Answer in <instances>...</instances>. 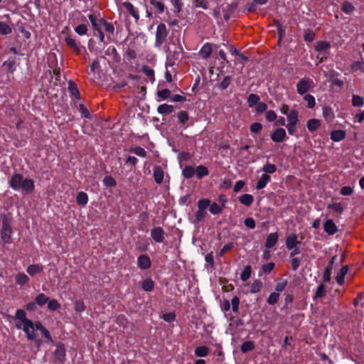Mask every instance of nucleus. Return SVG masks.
<instances>
[{
  "mask_svg": "<svg viewBox=\"0 0 364 364\" xmlns=\"http://www.w3.org/2000/svg\"><path fill=\"white\" fill-rule=\"evenodd\" d=\"M9 186L15 191H21L23 195L31 194L35 188L34 181L31 178H23L21 173H14L9 180Z\"/></svg>",
  "mask_w": 364,
  "mask_h": 364,
  "instance_id": "f257e3e1",
  "label": "nucleus"
},
{
  "mask_svg": "<svg viewBox=\"0 0 364 364\" xmlns=\"http://www.w3.org/2000/svg\"><path fill=\"white\" fill-rule=\"evenodd\" d=\"M2 227L0 231L1 239L3 245L10 244L11 242V236L13 229L11 225V218L6 215H1Z\"/></svg>",
  "mask_w": 364,
  "mask_h": 364,
  "instance_id": "f03ea898",
  "label": "nucleus"
},
{
  "mask_svg": "<svg viewBox=\"0 0 364 364\" xmlns=\"http://www.w3.org/2000/svg\"><path fill=\"white\" fill-rule=\"evenodd\" d=\"M168 30L166 25L163 23H160L156 27L154 46L159 48H161L166 42Z\"/></svg>",
  "mask_w": 364,
  "mask_h": 364,
  "instance_id": "7ed1b4c3",
  "label": "nucleus"
},
{
  "mask_svg": "<svg viewBox=\"0 0 364 364\" xmlns=\"http://www.w3.org/2000/svg\"><path fill=\"white\" fill-rule=\"evenodd\" d=\"M65 42L66 45L71 49L76 55L82 53V50H85V48L80 45V41H77L70 35L67 36L65 38Z\"/></svg>",
  "mask_w": 364,
  "mask_h": 364,
  "instance_id": "20e7f679",
  "label": "nucleus"
},
{
  "mask_svg": "<svg viewBox=\"0 0 364 364\" xmlns=\"http://www.w3.org/2000/svg\"><path fill=\"white\" fill-rule=\"evenodd\" d=\"M314 85V82L310 78H302L301 79L297 85H296V90L297 92L302 95L306 93L311 87Z\"/></svg>",
  "mask_w": 364,
  "mask_h": 364,
  "instance_id": "39448f33",
  "label": "nucleus"
},
{
  "mask_svg": "<svg viewBox=\"0 0 364 364\" xmlns=\"http://www.w3.org/2000/svg\"><path fill=\"white\" fill-rule=\"evenodd\" d=\"M53 356L55 361H58L61 364L65 363L66 359V349L63 343L58 342L56 344V348L54 351Z\"/></svg>",
  "mask_w": 364,
  "mask_h": 364,
  "instance_id": "423d86ee",
  "label": "nucleus"
},
{
  "mask_svg": "<svg viewBox=\"0 0 364 364\" xmlns=\"http://www.w3.org/2000/svg\"><path fill=\"white\" fill-rule=\"evenodd\" d=\"M166 232L161 227H155L151 230V237L156 243H161L165 238Z\"/></svg>",
  "mask_w": 364,
  "mask_h": 364,
  "instance_id": "0eeeda50",
  "label": "nucleus"
},
{
  "mask_svg": "<svg viewBox=\"0 0 364 364\" xmlns=\"http://www.w3.org/2000/svg\"><path fill=\"white\" fill-rule=\"evenodd\" d=\"M271 139L276 143L283 142L287 138L284 129L277 128L270 135Z\"/></svg>",
  "mask_w": 364,
  "mask_h": 364,
  "instance_id": "6e6552de",
  "label": "nucleus"
},
{
  "mask_svg": "<svg viewBox=\"0 0 364 364\" xmlns=\"http://www.w3.org/2000/svg\"><path fill=\"white\" fill-rule=\"evenodd\" d=\"M151 261L148 255H140L137 258V267L141 270L151 267Z\"/></svg>",
  "mask_w": 364,
  "mask_h": 364,
  "instance_id": "1a4fd4ad",
  "label": "nucleus"
},
{
  "mask_svg": "<svg viewBox=\"0 0 364 364\" xmlns=\"http://www.w3.org/2000/svg\"><path fill=\"white\" fill-rule=\"evenodd\" d=\"M220 47L219 45L215 44L213 46L210 43H205L200 50V55L203 59H208L210 58L213 48L218 49Z\"/></svg>",
  "mask_w": 364,
  "mask_h": 364,
  "instance_id": "9d476101",
  "label": "nucleus"
},
{
  "mask_svg": "<svg viewBox=\"0 0 364 364\" xmlns=\"http://www.w3.org/2000/svg\"><path fill=\"white\" fill-rule=\"evenodd\" d=\"M331 48V44L329 42L326 41H318L316 42L314 49L319 54L322 53H328V50Z\"/></svg>",
  "mask_w": 364,
  "mask_h": 364,
  "instance_id": "9b49d317",
  "label": "nucleus"
},
{
  "mask_svg": "<svg viewBox=\"0 0 364 364\" xmlns=\"http://www.w3.org/2000/svg\"><path fill=\"white\" fill-rule=\"evenodd\" d=\"M44 269V266L41 264H30L26 268L27 273L31 276L34 277L35 275L43 272Z\"/></svg>",
  "mask_w": 364,
  "mask_h": 364,
  "instance_id": "f8f14e48",
  "label": "nucleus"
},
{
  "mask_svg": "<svg viewBox=\"0 0 364 364\" xmlns=\"http://www.w3.org/2000/svg\"><path fill=\"white\" fill-rule=\"evenodd\" d=\"M149 3L152 6V9H154L155 14L159 15L164 12L166 6L160 0H150Z\"/></svg>",
  "mask_w": 364,
  "mask_h": 364,
  "instance_id": "ddd939ff",
  "label": "nucleus"
},
{
  "mask_svg": "<svg viewBox=\"0 0 364 364\" xmlns=\"http://www.w3.org/2000/svg\"><path fill=\"white\" fill-rule=\"evenodd\" d=\"M23 331L26 334V336L28 340L34 341L36 338V335L35 333L34 329V323L31 321V323L30 325L24 324L23 326Z\"/></svg>",
  "mask_w": 364,
  "mask_h": 364,
  "instance_id": "4468645a",
  "label": "nucleus"
},
{
  "mask_svg": "<svg viewBox=\"0 0 364 364\" xmlns=\"http://www.w3.org/2000/svg\"><path fill=\"white\" fill-rule=\"evenodd\" d=\"M153 177L157 184L162 183L164 177V172L160 166H156L154 168Z\"/></svg>",
  "mask_w": 364,
  "mask_h": 364,
  "instance_id": "2eb2a0df",
  "label": "nucleus"
},
{
  "mask_svg": "<svg viewBox=\"0 0 364 364\" xmlns=\"http://www.w3.org/2000/svg\"><path fill=\"white\" fill-rule=\"evenodd\" d=\"M122 6L126 9L127 12L133 17L136 21L139 19V14L138 10L134 6V5L129 2L122 3Z\"/></svg>",
  "mask_w": 364,
  "mask_h": 364,
  "instance_id": "dca6fc26",
  "label": "nucleus"
},
{
  "mask_svg": "<svg viewBox=\"0 0 364 364\" xmlns=\"http://www.w3.org/2000/svg\"><path fill=\"white\" fill-rule=\"evenodd\" d=\"M346 136V132L342 129L333 130L330 134V138L335 142L343 140Z\"/></svg>",
  "mask_w": 364,
  "mask_h": 364,
  "instance_id": "f3484780",
  "label": "nucleus"
},
{
  "mask_svg": "<svg viewBox=\"0 0 364 364\" xmlns=\"http://www.w3.org/2000/svg\"><path fill=\"white\" fill-rule=\"evenodd\" d=\"M323 229L324 231L330 235H334L338 231L336 225L331 219L327 220L324 223Z\"/></svg>",
  "mask_w": 364,
  "mask_h": 364,
  "instance_id": "a211bd4d",
  "label": "nucleus"
},
{
  "mask_svg": "<svg viewBox=\"0 0 364 364\" xmlns=\"http://www.w3.org/2000/svg\"><path fill=\"white\" fill-rule=\"evenodd\" d=\"M301 242L298 240L297 235L294 233L289 235L287 237L286 247L288 250H292L297 246Z\"/></svg>",
  "mask_w": 364,
  "mask_h": 364,
  "instance_id": "6ab92c4d",
  "label": "nucleus"
},
{
  "mask_svg": "<svg viewBox=\"0 0 364 364\" xmlns=\"http://www.w3.org/2000/svg\"><path fill=\"white\" fill-rule=\"evenodd\" d=\"M68 91L72 97L80 100V93L79 89L77 87V84L73 80H70L68 82Z\"/></svg>",
  "mask_w": 364,
  "mask_h": 364,
  "instance_id": "aec40b11",
  "label": "nucleus"
},
{
  "mask_svg": "<svg viewBox=\"0 0 364 364\" xmlns=\"http://www.w3.org/2000/svg\"><path fill=\"white\" fill-rule=\"evenodd\" d=\"M271 177L269 175L263 173L260 178L257 181L256 184V189L257 190H261L266 187L267 183L270 182Z\"/></svg>",
  "mask_w": 364,
  "mask_h": 364,
  "instance_id": "412c9836",
  "label": "nucleus"
},
{
  "mask_svg": "<svg viewBox=\"0 0 364 364\" xmlns=\"http://www.w3.org/2000/svg\"><path fill=\"white\" fill-rule=\"evenodd\" d=\"M348 266L344 265L341 268L340 271L338 272V274L336 277V282L339 285H343L344 284L345 276L348 273Z\"/></svg>",
  "mask_w": 364,
  "mask_h": 364,
  "instance_id": "4be33fe9",
  "label": "nucleus"
},
{
  "mask_svg": "<svg viewBox=\"0 0 364 364\" xmlns=\"http://www.w3.org/2000/svg\"><path fill=\"white\" fill-rule=\"evenodd\" d=\"M278 235L277 232L270 233L267 235L265 241L266 248H272L277 242Z\"/></svg>",
  "mask_w": 364,
  "mask_h": 364,
  "instance_id": "5701e85b",
  "label": "nucleus"
},
{
  "mask_svg": "<svg viewBox=\"0 0 364 364\" xmlns=\"http://www.w3.org/2000/svg\"><path fill=\"white\" fill-rule=\"evenodd\" d=\"M177 118L178 122L181 124L185 129L189 126L186 124V123L189 120V116L186 111L182 110L178 112L177 114Z\"/></svg>",
  "mask_w": 364,
  "mask_h": 364,
  "instance_id": "b1692460",
  "label": "nucleus"
},
{
  "mask_svg": "<svg viewBox=\"0 0 364 364\" xmlns=\"http://www.w3.org/2000/svg\"><path fill=\"white\" fill-rule=\"evenodd\" d=\"M322 113H323V117H324L325 120L328 122H332V120L335 117L333 109L329 106L323 107L322 109Z\"/></svg>",
  "mask_w": 364,
  "mask_h": 364,
  "instance_id": "393cba45",
  "label": "nucleus"
},
{
  "mask_svg": "<svg viewBox=\"0 0 364 364\" xmlns=\"http://www.w3.org/2000/svg\"><path fill=\"white\" fill-rule=\"evenodd\" d=\"M124 58L127 63H132V60L136 58V52L134 48L128 47L124 53Z\"/></svg>",
  "mask_w": 364,
  "mask_h": 364,
  "instance_id": "a878e982",
  "label": "nucleus"
},
{
  "mask_svg": "<svg viewBox=\"0 0 364 364\" xmlns=\"http://www.w3.org/2000/svg\"><path fill=\"white\" fill-rule=\"evenodd\" d=\"M15 317L16 319L20 320L23 324L30 325L31 320L26 318V312L23 309H17L16 311Z\"/></svg>",
  "mask_w": 364,
  "mask_h": 364,
  "instance_id": "bb28decb",
  "label": "nucleus"
},
{
  "mask_svg": "<svg viewBox=\"0 0 364 364\" xmlns=\"http://www.w3.org/2000/svg\"><path fill=\"white\" fill-rule=\"evenodd\" d=\"M238 200L242 205L250 207L254 201V198L251 194L245 193L240 196Z\"/></svg>",
  "mask_w": 364,
  "mask_h": 364,
  "instance_id": "cd10ccee",
  "label": "nucleus"
},
{
  "mask_svg": "<svg viewBox=\"0 0 364 364\" xmlns=\"http://www.w3.org/2000/svg\"><path fill=\"white\" fill-rule=\"evenodd\" d=\"M321 126V122L317 119H310L306 122V127L310 132L316 131Z\"/></svg>",
  "mask_w": 364,
  "mask_h": 364,
  "instance_id": "c85d7f7f",
  "label": "nucleus"
},
{
  "mask_svg": "<svg viewBox=\"0 0 364 364\" xmlns=\"http://www.w3.org/2000/svg\"><path fill=\"white\" fill-rule=\"evenodd\" d=\"M173 111V106L168 104H162L157 107V112L161 114H170Z\"/></svg>",
  "mask_w": 364,
  "mask_h": 364,
  "instance_id": "c756f323",
  "label": "nucleus"
},
{
  "mask_svg": "<svg viewBox=\"0 0 364 364\" xmlns=\"http://www.w3.org/2000/svg\"><path fill=\"white\" fill-rule=\"evenodd\" d=\"M105 55L108 56L112 55L113 60L117 63H119L121 60L119 54L118 53L115 47L113 46H110L107 48L105 50Z\"/></svg>",
  "mask_w": 364,
  "mask_h": 364,
  "instance_id": "7c9ffc66",
  "label": "nucleus"
},
{
  "mask_svg": "<svg viewBox=\"0 0 364 364\" xmlns=\"http://www.w3.org/2000/svg\"><path fill=\"white\" fill-rule=\"evenodd\" d=\"M88 202V196L86 193L80 191L77 194L76 203L78 205L85 206Z\"/></svg>",
  "mask_w": 364,
  "mask_h": 364,
  "instance_id": "2f4dec72",
  "label": "nucleus"
},
{
  "mask_svg": "<svg viewBox=\"0 0 364 364\" xmlns=\"http://www.w3.org/2000/svg\"><path fill=\"white\" fill-rule=\"evenodd\" d=\"M16 283L23 286L29 282V277L23 272L18 273L15 277Z\"/></svg>",
  "mask_w": 364,
  "mask_h": 364,
  "instance_id": "473e14b6",
  "label": "nucleus"
},
{
  "mask_svg": "<svg viewBox=\"0 0 364 364\" xmlns=\"http://www.w3.org/2000/svg\"><path fill=\"white\" fill-rule=\"evenodd\" d=\"M255 342L252 341H245L240 347V350L242 353H247V352L252 351L255 349Z\"/></svg>",
  "mask_w": 364,
  "mask_h": 364,
  "instance_id": "72a5a7b5",
  "label": "nucleus"
},
{
  "mask_svg": "<svg viewBox=\"0 0 364 364\" xmlns=\"http://www.w3.org/2000/svg\"><path fill=\"white\" fill-rule=\"evenodd\" d=\"M299 112L296 109H291L287 115V119L289 124H297L298 123Z\"/></svg>",
  "mask_w": 364,
  "mask_h": 364,
  "instance_id": "f704fd0d",
  "label": "nucleus"
},
{
  "mask_svg": "<svg viewBox=\"0 0 364 364\" xmlns=\"http://www.w3.org/2000/svg\"><path fill=\"white\" fill-rule=\"evenodd\" d=\"M197 177L200 179L209 173L208 168L203 165H199L195 169Z\"/></svg>",
  "mask_w": 364,
  "mask_h": 364,
  "instance_id": "c9c22d12",
  "label": "nucleus"
},
{
  "mask_svg": "<svg viewBox=\"0 0 364 364\" xmlns=\"http://www.w3.org/2000/svg\"><path fill=\"white\" fill-rule=\"evenodd\" d=\"M141 287L145 291H151L154 288V282L151 278L146 279L142 282Z\"/></svg>",
  "mask_w": 364,
  "mask_h": 364,
  "instance_id": "e433bc0d",
  "label": "nucleus"
},
{
  "mask_svg": "<svg viewBox=\"0 0 364 364\" xmlns=\"http://www.w3.org/2000/svg\"><path fill=\"white\" fill-rule=\"evenodd\" d=\"M259 100L260 97L259 95L251 93L247 97V102L250 107H253L260 102Z\"/></svg>",
  "mask_w": 364,
  "mask_h": 364,
  "instance_id": "4c0bfd02",
  "label": "nucleus"
},
{
  "mask_svg": "<svg viewBox=\"0 0 364 364\" xmlns=\"http://www.w3.org/2000/svg\"><path fill=\"white\" fill-rule=\"evenodd\" d=\"M141 70L149 78L151 82L155 81L154 70L151 68L144 65L141 67Z\"/></svg>",
  "mask_w": 364,
  "mask_h": 364,
  "instance_id": "58836bf2",
  "label": "nucleus"
},
{
  "mask_svg": "<svg viewBox=\"0 0 364 364\" xmlns=\"http://www.w3.org/2000/svg\"><path fill=\"white\" fill-rule=\"evenodd\" d=\"M209 348L207 346H202L197 347L195 350L194 353L197 357H205L208 355L209 353Z\"/></svg>",
  "mask_w": 364,
  "mask_h": 364,
  "instance_id": "ea45409f",
  "label": "nucleus"
},
{
  "mask_svg": "<svg viewBox=\"0 0 364 364\" xmlns=\"http://www.w3.org/2000/svg\"><path fill=\"white\" fill-rule=\"evenodd\" d=\"M182 174L186 178H191L196 174L195 168L191 166H186L182 170Z\"/></svg>",
  "mask_w": 364,
  "mask_h": 364,
  "instance_id": "a19ab883",
  "label": "nucleus"
},
{
  "mask_svg": "<svg viewBox=\"0 0 364 364\" xmlns=\"http://www.w3.org/2000/svg\"><path fill=\"white\" fill-rule=\"evenodd\" d=\"M129 151L131 154H134L142 158H145L147 155L146 151L141 146L132 147L129 149Z\"/></svg>",
  "mask_w": 364,
  "mask_h": 364,
  "instance_id": "79ce46f5",
  "label": "nucleus"
},
{
  "mask_svg": "<svg viewBox=\"0 0 364 364\" xmlns=\"http://www.w3.org/2000/svg\"><path fill=\"white\" fill-rule=\"evenodd\" d=\"M315 37H316V33L312 29L308 28L304 31V41L305 42L311 43L315 39Z\"/></svg>",
  "mask_w": 364,
  "mask_h": 364,
  "instance_id": "37998d69",
  "label": "nucleus"
},
{
  "mask_svg": "<svg viewBox=\"0 0 364 364\" xmlns=\"http://www.w3.org/2000/svg\"><path fill=\"white\" fill-rule=\"evenodd\" d=\"M277 166L273 164L267 162L262 167V171L266 174H272L277 171Z\"/></svg>",
  "mask_w": 364,
  "mask_h": 364,
  "instance_id": "c03bdc74",
  "label": "nucleus"
},
{
  "mask_svg": "<svg viewBox=\"0 0 364 364\" xmlns=\"http://www.w3.org/2000/svg\"><path fill=\"white\" fill-rule=\"evenodd\" d=\"M48 300L49 297L43 293L38 294L35 298V302L40 306L45 305L48 301Z\"/></svg>",
  "mask_w": 364,
  "mask_h": 364,
  "instance_id": "a18cd8bd",
  "label": "nucleus"
},
{
  "mask_svg": "<svg viewBox=\"0 0 364 364\" xmlns=\"http://www.w3.org/2000/svg\"><path fill=\"white\" fill-rule=\"evenodd\" d=\"M262 287V282L260 279L255 280L250 286V293L256 294L261 291Z\"/></svg>",
  "mask_w": 364,
  "mask_h": 364,
  "instance_id": "49530a36",
  "label": "nucleus"
},
{
  "mask_svg": "<svg viewBox=\"0 0 364 364\" xmlns=\"http://www.w3.org/2000/svg\"><path fill=\"white\" fill-rule=\"evenodd\" d=\"M252 273V267L250 265H247L243 269L242 272L240 274V279L243 282H246L248 280L251 276Z\"/></svg>",
  "mask_w": 364,
  "mask_h": 364,
  "instance_id": "de8ad7c7",
  "label": "nucleus"
},
{
  "mask_svg": "<svg viewBox=\"0 0 364 364\" xmlns=\"http://www.w3.org/2000/svg\"><path fill=\"white\" fill-rule=\"evenodd\" d=\"M101 23H102V26L105 28V30L107 33L113 35L114 32V26L112 23L108 22L103 18H101Z\"/></svg>",
  "mask_w": 364,
  "mask_h": 364,
  "instance_id": "09e8293b",
  "label": "nucleus"
},
{
  "mask_svg": "<svg viewBox=\"0 0 364 364\" xmlns=\"http://www.w3.org/2000/svg\"><path fill=\"white\" fill-rule=\"evenodd\" d=\"M180 50L181 51H175L167 56L168 64L169 65H173L175 63V60L178 59L181 52L183 51V48L181 46L180 47Z\"/></svg>",
  "mask_w": 364,
  "mask_h": 364,
  "instance_id": "8fccbe9b",
  "label": "nucleus"
},
{
  "mask_svg": "<svg viewBox=\"0 0 364 364\" xmlns=\"http://www.w3.org/2000/svg\"><path fill=\"white\" fill-rule=\"evenodd\" d=\"M192 3L195 8H202L205 10L209 8V2L208 0H192Z\"/></svg>",
  "mask_w": 364,
  "mask_h": 364,
  "instance_id": "3c124183",
  "label": "nucleus"
},
{
  "mask_svg": "<svg viewBox=\"0 0 364 364\" xmlns=\"http://www.w3.org/2000/svg\"><path fill=\"white\" fill-rule=\"evenodd\" d=\"M74 30L77 35L82 36L87 35V31H88V28H87V24L81 23V24H79L77 26H75L74 28Z\"/></svg>",
  "mask_w": 364,
  "mask_h": 364,
  "instance_id": "603ef678",
  "label": "nucleus"
},
{
  "mask_svg": "<svg viewBox=\"0 0 364 364\" xmlns=\"http://www.w3.org/2000/svg\"><path fill=\"white\" fill-rule=\"evenodd\" d=\"M341 10L346 14H350L355 9L350 2L344 1L342 4Z\"/></svg>",
  "mask_w": 364,
  "mask_h": 364,
  "instance_id": "864d4df0",
  "label": "nucleus"
},
{
  "mask_svg": "<svg viewBox=\"0 0 364 364\" xmlns=\"http://www.w3.org/2000/svg\"><path fill=\"white\" fill-rule=\"evenodd\" d=\"M239 5V0H235L231 4H228L224 9V12H228L232 14L237 8Z\"/></svg>",
  "mask_w": 364,
  "mask_h": 364,
  "instance_id": "5fc2aeb1",
  "label": "nucleus"
},
{
  "mask_svg": "<svg viewBox=\"0 0 364 364\" xmlns=\"http://www.w3.org/2000/svg\"><path fill=\"white\" fill-rule=\"evenodd\" d=\"M217 54L218 57L223 60L221 67L218 68V69L222 70L225 65H230V61L228 60L226 54L223 50H220Z\"/></svg>",
  "mask_w": 364,
  "mask_h": 364,
  "instance_id": "6e6d98bb",
  "label": "nucleus"
},
{
  "mask_svg": "<svg viewBox=\"0 0 364 364\" xmlns=\"http://www.w3.org/2000/svg\"><path fill=\"white\" fill-rule=\"evenodd\" d=\"M11 32H12V29L8 23H5L4 21H0V33H1V34L8 35V34H10Z\"/></svg>",
  "mask_w": 364,
  "mask_h": 364,
  "instance_id": "4d7b16f0",
  "label": "nucleus"
},
{
  "mask_svg": "<svg viewBox=\"0 0 364 364\" xmlns=\"http://www.w3.org/2000/svg\"><path fill=\"white\" fill-rule=\"evenodd\" d=\"M4 66L7 68V70L10 73H14L16 70V62L14 59H9L8 60L4 63Z\"/></svg>",
  "mask_w": 364,
  "mask_h": 364,
  "instance_id": "13d9d810",
  "label": "nucleus"
},
{
  "mask_svg": "<svg viewBox=\"0 0 364 364\" xmlns=\"http://www.w3.org/2000/svg\"><path fill=\"white\" fill-rule=\"evenodd\" d=\"M287 284H288V282L287 279H279V281L276 284V286H275V292H277V293H280L282 291H283L285 288L287 287Z\"/></svg>",
  "mask_w": 364,
  "mask_h": 364,
  "instance_id": "bf43d9fd",
  "label": "nucleus"
},
{
  "mask_svg": "<svg viewBox=\"0 0 364 364\" xmlns=\"http://www.w3.org/2000/svg\"><path fill=\"white\" fill-rule=\"evenodd\" d=\"M279 298V294L277 292H272L269 294V297L267 299V302L269 305H274L276 304Z\"/></svg>",
  "mask_w": 364,
  "mask_h": 364,
  "instance_id": "052dcab7",
  "label": "nucleus"
},
{
  "mask_svg": "<svg viewBox=\"0 0 364 364\" xmlns=\"http://www.w3.org/2000/svg\"><path fill=\"white\" fill-rule=\"evenodd\" d=\"M326 294V287L323 284H320L316 288V291L314 296V299L323 298Z\"/></svg>",
  "mask_w": 364,
  "mask_h": 364,
  "instance_id": "680f3d73",
  "label": "nucleus"
},
{
  "mask_svg": "<svg viewBox=\"0 0 364 364\" xmlns=\"http://www.w3.org/2000/svg\"><path fill=\"white\" fill-rule=\"evenodd\" d=\"M102 182L107 187H114L117 184L115 179L112 176H106Z\"/></svg>",
  "mask_w": 364,
  "mask_h": 364,
  "instance_id": "e2e57ef3",
  "label": "nucleus"
},
{
  "mask_svg": "<svg viewBox=\"0 0 364 364\" xmlns=\"http://www.w3.org/2000/svg\"><path fill=\"white\" fill-rule=\"evenodd\" d=\"M209 206V210L213 215H218L221 213L223 211V207H221L216 203H213L211 205L210 204Z\"/></svg>",
  "mask_w": 364,
  "mask_h": 364,
  "instance_id": "0e129e2a",
  "label": "nucleus"
},
{
  "mask_svg": "<svg viewBox=\"0 0 364 364\" xmlns=\"http://www.w3.org/2000/svg\"><path fill=\"white\" fill-rule=\"evenodd\" d=\"M328 209H333L338 213H342L344 210L343 206L341 203H334L328 204L327 206Z\"/></svg>",
  "mask_w": 364,
  "mask_h": 364,
  "instance_id": "69168bd1",
  "label": "nucleus"
},
{
  "mask_svg": "<svg viewBox=\"0 0 364 364\" xmlns=\"http://www.w3.org/2000/svg\"><path fill=\"white\" fill-rule=\"evenodd\" d=\"M304 100L307 102V107L312 109L315 107L316 100L313 95L307 94L304 96Z\"/></svg>",
  "mask_w": 364,
  "mask_h": 364,
  "instance_id": "338daca9",
  "label": "nucleus"
},
{
  "mask_svg": "<svg viewBox=\"0 0 364 364\" xmlns=\"http://www.w3.org/2000/svg\"><path fill=\"white\" fill-rule=\"evenodd\" d=\"M60 308V304L55 299L48 300V309L50 311H56Z\"/></svg>",
  "mask_w": 364,
  "mask_h": 364,
  "instance_id": "774afa93",
  "label": "nucleus"
}]
</instances>
